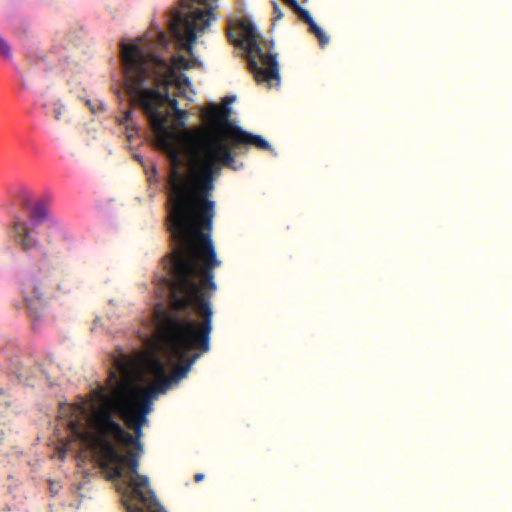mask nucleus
Masks as SVG:
<instances>
[{
  "instance_id": "nucleus-1",
  "label": "nucleus",
  "mask_w": 512,
  "mask_h": 512,
  "mask_svg": "<svg viewBox=\"0 0 512 512\" xmlns=\"http://www.w3.org/2000/svg\"><path fill=\"white\" fill-rule=\"evenodd\" d=\"M209 103L201 110L204 130L190 135L188 173L180 172L181 156L170 143L165 151L170 160V210L168 230L171 252L163 259L166 275L160 279L151 320H211V300L217 291L215 269L221 267L211 237L215 202L210 199L222 167L235 169L236 151L244 146L271 151L261 135L252 134L231 120L229 105Z\"/></svg>"
},
{
  "instance_id": "nucleus-2",
  "label": "nucleus",
  "mask_w": 512,
  "mask_h": 512,
  "mask_svg": "<svg viewBox=\"0 0 512 512\" xmlns=\"http://www.w3.org/2000/svg\"><path fill=\"white\" fill-rule=\"evenodd\" d=\"M155 323L157 324L155 327L157 341L169 360L181 363L173 369L171 376L166 374L163 362L156 356L127 355L119 350L112 356V365L125 378L142 370L145 375L155 379L151 385H157L166 379L170 388L173 382H178L187 376L192 365L202 353L209 351L212 322Z\"/></svg>"
},
{
  "instance_id": "nucleus-3",
  "label": "nucleus",
  "mask_w": 512,
  "mask_h": 512,
  "mask_svg": "<svg viewBox=\"0 0 512 512\" xmlns=\"http://www.w3.org/2000/svg\"><path fill=\"white\" fill-rule=\"evenodd\" d=\"M120 47L129 95L147 116L151 127L157 132L164 131L168 114L163 109L166 105L174 111L178 109V101L168 93L177 80L176 71L138 42H121Z\"/></svg>"
},
{
  "instance_id": "nucleus-4",
  "label": "nucleus",
  "mask_w": 512,
  "mask_h": 512,
  "mask_svg": "<svg viewBox=\"0 0 512 512\" xmlns=\"http://www.w3.org/2000/svg\"><path fill=\"white\" fill-rule=\"evenodd\" d=\"M91 448L98 458L99 466L111 472L112 479L124 476V467L127 466L132 474L128 481V488L122 496V502L127 512H154L156 498L149 488V479L138 473L139 459L143 452L135 449L122 454L116 445L106 438H92Z\"/></svg>"
},
{
  "instance_id": "nucleus-5",
  "label": "nucleus",
  "mask_w": 512,
  "mask_h": 512,
  "mask_svg": "<svg viewBox=\"0 0 512 512\" xmlns=\"http://www.w3.org/2000/svg\"><path fill=\"white\" fill-rule=\"evenodd\" d=\"M168 380H162L157 385H150L145 389L126 388L119 391L113 401L112 409L123 421L138 427L149 425L148 415L153 409V398L158 394H165L168 389Z\"/></svg>"
},
{
  "instance_id": "nucleus-6",
  "label": "nucleus",
  "mask_w": 512,
  "mask_h": 512,
  "mask_svg": "<svg viewBox=\"0 0 512 512\" xmlns=\"http://www.w3.org/2000/svg\"><path fill=\"white\" fill-rule=\"evenodd\" d=\"M238 45L247 53L249 69L258 83L279 80V65L276 55L266 45H261L255 28L246 21L239 25Z\"/></svg>"
},
{
  "instance_id": "nucleus-7",
  "label": "nucleus",
  "mask_w": 512,
  "mask_h": 512,
  "mask_svg": "<svg viewBox=\"0 0 512 512\" xmlns=\"http://www.w3.org/2000/svg\"><path fill=\"white\" fill-rule=\"evenodd\" d=\"M124 425L133 431L129 433L120 423H118L108 409H102L95 412L90 419V426L95 433L93 438H106L114 444L125 447H132L140 452L144 451L142 438L144 436L143 428L133 424L124 423Z\"/></svg>"
},
{
  "instance_id": "nucleus-8",
  "label": "nucleus",
  "mask_w": 512,
  "mask_h": 512,
  "mask_svg": "<svg viewBox=\"0 0 512 512\" xmlns=\"http://www.w3.org/2000/svg\"><path fill=\"white\" fill-rule=\"evenodd\" d=\"M35 227L36 226L33 224H29L18 216L14 217L13 219V239L15 243L25 252L37 248L39 245V240L34 234Z\"/></svg>"
},
{
  "instance_id": "nucleus-9",
  "label": "nucleus",
  "mask_w": 512,
  "mask_h": 512,
  "mask_svg": "<svg viewBox=\"0 0 512 512\" xmlns=\"http://www.w3.org/2000/svg\"><path fill=\"white\" fill-rule=\"evenodd\" d=\"M34 299L25 297V305L30 313V316L37 317L40 310L43 308V292L39 286L33 288Z\"/></svg>"
},
{
  "instance_id": "nucleus-10",
  "label": "nucleus",
  "mask_w": 512,
  "mask_h": 512,
  "mask_svg": "<svg viewBox=\"0 0 512 512\" xmlns=\"http://www.w3.org/2000/svg\"><path fill=\"white\" fill-rule=\"evenodd\" d=\"M69 410H73L75 412H78L80 414V418L78 420H70L69 421V429L71 431V433L83 440V441H86L88 439V435L84 429V424L82 422V415H83V409L81 407H76V406H69L68 407Z\"/></svg>"
},
{
  "instance_id": "nucleus-11",
  "label": "nucleus",
  "mask_w": 512,
  "mask_h": 512,
  "mask_svg": "<svg viewBox=\"0 0 512 512\" xmlns=\"http://www.w3.org/2000/svg\"><path fill=\"white\" fill-rule=\"evenodd\" d=\"M48 216V208L46 206V204L42 201L40 202H37L32 208H31V212H30V219H31V224H33L34 226H37L39 225L40 223H42Z\"/></svg>"
},
{
  "instance_id": "nucleus-12",
  "label": "nucleus",
  "mask_w": 512,
  "mask_h": 512,
  "mask_svg": "<svg viewBox=\"0 0 512 512\" xmlns=\"http://www.w3.org/2000/svg\"><path fill=\"white\" fill-rule=\"evenodd\" d=\"M308 26H309V31L311 33H313L318 41H319V44L323 47L325 45L328 44L329 42V38L328 36L321 30L320 27H318V25L315 23V21L312 19V22L310 23H307Z\"/></svg>"
},
{
  "instance_id": "nucleus-13",
  "label": "nucleus",
  "mask_w": 512,
  "mask_h": 512,
  "mask_svg": "<svg viewBox=\"0 0 512 512\" xmlns=\"http://www.w3.org/2000/svg\"><path fill=\"white\" fill-rule=\"evenodd\" d=\"M158 57L160 58V56ZM161 59H163V57H161ZM164 60H166L169 63V65H171L174 71L175 68L184 70L191 68L190 61L186 59L184 56L173 57L172 62L168 61L166 58H164Z\"/></svg>"
},
{
  "instance_id": "nucleus-14",
  "label": "nucleus",
  "mask_w": 512,
  "mask_h": 512,
  "mask_svg": "<svg viewBox=\"0 0 512 512\" xmlns=\"http://www.w3.org/2000/svg\"><path fill=\"white\" fill-rule=\"evenodd\" d=\"M0 56L5 59H11L12 57L11 47L2 36H0Z\"/></svg>"
},
{
  "instance_id": "nucleus-15",
  "label": "nucleus",
  "mask_w": 512,
  "mask_h": 512,
  "mask_svg": "<svg viewBox=\"0 0 512 512\" xmlns=\"http://www.w3.org/2000/svg\"><path fill=\"white\" fill-rule=\"evenodd\" d=\"M64 111H65V106L60 100L53 103V112H54V118L56 121L62 120V115H63Z\"/></svg>"
},
{
  "instance_id": "nucleus-16",
  "label": "nucleus",
  "mask_w": 512,
  "mask_h": 512,
  "mask_svg": "<svg viewBox=\"0 0 512 512\" xmlns=\"http://www.w3.org/2000/svg\"><path fill=\"white\" fill-rule=\"evenodd\" d=\"M298 15L299 17L305 22V23H310L312 22V17L310 15V13L308 12V10L304 9L303 7L299 6L297 9L294 10Z\"/></svg>"
},
{
  "instance_id": "nucleus-17",
  "label": "nucleus",
  "mask_w": 512,
  "mask_h": 512,
  "mask_svg": "<svg viewBox=\"0 0 512 512\" xmlns=\"http://www.w3.org/2000/svg\"><path fill=\"white\" fill-rule=\"evenodd\" d=\"M56 289L60 294H67L71 291L69 282L67 280H62L59 282Z\"/></svg>"
},
{
  "instance_id": "nucleus-18",
  "label": "nucleus",
  "mask_w": 512,
  "mask_h": 512,
  "mask_svg": "<svg viewBox=\"0 0 512 512\" xmlns=\"http://www.w3.org/2000/svg\"><path fill=\"white\" fill-rule=\"evenodd\" d=\"M132 116H133V111L132 110H127L124 113L123 119L120 121V124H122V125L125 124L127 126L128 130L130 129V122L132 120Z\"/></svg>"
},
{
  "instance_id": "nucleus-19",
  "label": "nucleus",
  "mask_w": 512,
  "mask_h": 512,
  "mask_svg": "<svg viewBox=\"0 0 512 512\" xmlns=\"http://www.w3.org/2000/svg\"><path fill=\"white\" fill-rule=\"evenodd\" d=\"M181 78H183V79H182V83H183L185 86H190L191 82H190V79H189L187 76H185V75H184V76H178V75L176 74V79H177V80H176V82H174V83H175L177 86H180V85H181V82H180Z\"/></svg>"
},
{
  "instance_id": "nucleus-20",
  "label": "nucleus",
  "mask_w": 512,
  "mask_h": 512,
  "mask_svg": "<svg viewBox=\"0 0 512 512\" xmlns=\"http://www.w3.org/2000/svg\"><path fill=\"white\" fill-rule=\"evenodd\" d=\"M274 15L276 20H280L283 17V12L281 11L279 5L276 2H273Z\"/></svg>"
},
{
  "instance_id": "nucleus-21",
  "label": "nucleus",
  "mask_w": 512,
  "mask_h": 512,
  "mask_svg": "<svg viewBox=\"0 0 512 512\" xmlns=\"http://www.w3.org/2000/svg\"><path fill=\"white\" fill-rule=\"evenodd\" d=\"M174 112L178 119H184L187 116V111L179 109V108L177 110H175Z\"/></svg>"
},
{
  "instance_id": "nucleus-22",
  "label": "nucleus",
  "mask_w": 512,
  "mask_h": 512,
  "mask_svg": "<svg viewBox=\"0 0 512 512\" xmlns=\"http://www.w3.org/2000/svg\"><path fill=\"white\" fill-rule=\"evenodd\" d=\"M293 10L297 9L300 5L297 0H284Z\"/></svg>"
},
{
  "instance_id": "nucleus-23",
  "label": "nucleus",
  "mask_w": 512,
  "mask_h": 512,
  "mask_svg": "<svg viewBox=\"0 0 512 512\" xmlns=\"http://www.w3.org/2000/svg\"><path fill=\"white\" fill-rule=\"evenodd\" d=\"M204 479V474L203 473H197L194 475V481L195 482H200Z\"/></svg>"
},
{
  "instance_id": "nucleus-24",
  "label": "nucleus",
  "mask_w": 512,
  "mask_h": 512,
  "mask_svg": "<svg viewBox=\"0 0 512 512\" xmlns=\"http://www.w3.org/2000/svg\"><path fill=\"white\" fill-rule=\"evenodd\" d=\"M131 133H128L127 137H128V140H131L132 137H133V133L137 134V129L135 127H132L131 128Z\"/></svg>"
},
{
  "instance_id": "nucleus-25",
  "label": "nucleus",
  "mask_w": 512,
  "mask_h": 512,
  "mask_svg": "<svg viewBox=\"0 0 512 512\" xmlns=\"http://www.w3.org/2000/svg\"><path fill=\"white\" fill-rule=\"evenodd\" d=\"M31 205L29 198L24 200V207L29 208Z\"/></svg>"
},
{
  "instance_id": "nucleus-26",
  "label": "nucleus",
  "mask_w": 512,
  "mask_h": 512,
  "mask_svg": "<svg viewBox=\"0 0 512 512\" xmlns=\"http://www.w3.org/2000/svg\"><path fill=\"white\" fill-rule=\"evenodd\" d=\"M110 376H111L112 378H116V373H115L114 371H111V372H110Z\"/></svg>"
},
{
  "instance_id": "nucleus-27",
  "label": "nucleus",
  "mask_w": 512,
  "mask_h": 512,
  "mask_svg": "<svg viewBox=\"0 0 512 512\" xmlns=\"http://www.w3.org/2000/svg\"><path fill=\"white\" fill-rule=\"evenodd\" d=\"M0 512H7V511L4 508H1Z\"/></svg>"
}]
</instances>
